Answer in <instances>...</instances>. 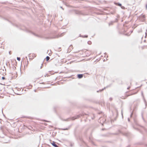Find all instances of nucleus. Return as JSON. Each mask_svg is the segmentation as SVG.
I'll return each instance as SVG.
<instances>
[{
  "mask_svg": "<svg viewBox=\"0 0 147 147\" xmlns=\"http://www.w3.org/2000/svg\"><path fill=\"white\" fill-rule=\"evenodd\" d=\"M83 75L82 74H78V77L79 78H81L83 77Z\"/></svg>",
  "mask_w": 147,
  "mask_h": 147,
  "instance_id": "20e7f679",
  "label": "nucleus"
},
{
  "mask_svg": "<svg viewBox=\"0 0 147 147\" xmlns=\"http://www.w3.org/2000/svg\"><path fill=\"white\" fill-rule=\"evenodd\" d=\"M51 144L52 145L55 147H58L57 145L55 144V142H53L51 143Z\"/></svg>",
  "mask_w": 147,
  "mask_h": 147,
  "instance_id": "7ed1b4c3",
  "label": "nucleus"
},
{
  "mask_svg": "<svg viewBox=\"0 0 147 147\" xmlns=\"http://www.w3.org/2000/svg\"><path fill=\"white\" fill-rule=\"evenodd\" d=\"M136 93H133V94H130V95H127V96H130V95H133V94H135Z\"/></svg>",
  "mask_w": 147,
  "mask_h": 147,
  "instance_id": "6e6552de",
  "label": "nucleus"
},
{
  "mask_svg": "<svg viewBox=\"0 0 147 147\" xmlns=\"http://www.w3.org/2000/svg\"><path fill=\"white\" fill-rule=\"evenodd\" d=\"M130 88V87H129L127 88V89H129Z\"/></svg>",
  "mask_w": 147,
  "mask_h": 147,
  "instance_id": "9d476101",
  "label": "nucleus"
},
{
  "mask_svg": "<svg viewBox=\"0 0 147 147\" xmlns=\"http://www.w3.org/2000/svg\"><path fill=\"white\" fill-rule=\"evenodd\" d=\"M17 59L19 61H20V57H18L17 58Z\"/></svg>",
  "mask_w": 147,
  "mask_h": 147,
  "instance_id": "423d86ee",
  "label": "nucleus"
},
{
  "mask_svg": "<svg viewBox=\"0 0 147 147\" xmlns=\"http://www.w3.org/2000/svg\"><path fill=\"white\" fill-rule=\"evenodd\" d=\"M88 43L89 45H91V41H89L88 42Z\"/></svg>",
  "mask_w": 147,
  "mask_h": 147,
  "instance_id": "0eeeda50",
  "label": "nucleus"
},
{
  "mask_svg": "<svg viewBox=\"0 0 147 147\" xmlns=\"http://www.w3.org/2000/svg\"><path fill=\"white\" fill-rule=\"evenodd\" d=\"M50 59V57L49 56H47L46 57V60L47 61H48Z\"/></svg>",
  "mask_w": 147,
  "mask_h": 147,
  "instance_id": "39448f33",
  "label": "nucleus"
},
{
  "mask_svg": "<svg viewBox=\"0 0 147 147\" xmlns=\"http://www.w3.org/2000/svg\"><path fill=\"white\" fill-rule=\"evenodd\" d=\"M84 52H85V55L86 57L89 56L91 53V52L89 50H85L84 51Z\"/></svg>",
  "mask_w": 147,
  "mask_h": 147,
  "instance_id": "f257e3e1",
  "label": "nucleus"
},
{
  "mask_svg": "<svg viewBox=\"0 0 147 147\" xmlns=\"http://www.w3.org/2000/svg\"><path fill=\"white\" fill-rule=\"evenodd\" d=\"M2 80H5V77H2Z\"/></svg>",
  "mask_w": 147,
  "mask_h": 147,
  "instance_id": "1a4fd4ad",
  "label": "nucleus"
},
{
  "mask_svg": "<svg viewBox=\"0 0 147 147\" xmlns=\"http://www.w3.org/2000/svg\"><path fill=\"white\" fill-rule=\"evenodd\" d=\"M29 55V57H33V58L34 57H35L36 56V54L34 53H31Z\"/></svg>",
  "mask_w": 147,
  "mask_h": 147,
  "instance_id": "f03ea898",
  "label": "nucleus"
}]
</instances>
